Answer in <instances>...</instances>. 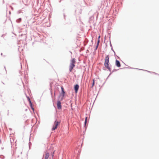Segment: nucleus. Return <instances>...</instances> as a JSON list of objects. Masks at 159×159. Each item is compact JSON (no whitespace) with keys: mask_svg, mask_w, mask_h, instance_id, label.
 <instances>
[{"mask_svg":"<svg viewBox=\"0 0 159 159\" xmlns=\"http://www.w3.org/2000/svg\"><path fill=\"white\" fill-rule=\"evenodd\" d=\"M109 57L108 56H107L105 57V59L104 62V65L106 68L110 70H111V67L109 66Z\"/></svg>","mask_w":159,"mask_h":159,"instance_id":"nucleus-1","label":"nucleus"},{"mask_svg":"<svg viewBox=\"0 0 159 159\" xmlns=\"http://www.w3.org/2000/svg\"><path fill=\"white\" fill-rule=\"evenodd\" d=\"M75 58H72L70 61V64L69 67V69L70 72H71L72 70L75 66Z\"/></svg>","mask_w":159,"mask_h":159,"instance_id":"nucleus-2","label":"nucleus"},{"mask_svg":"<svg viewBox=\"0 0 159 159\" xmlns=\"http://www.w3.org/2000/svg\"><path fill=\"white\" fill-rule=\"evenodd\" d=\"M60 124V122L57 121H55L53 128L52 129V130H55L57 129L58 125Z\"/></svg>","mask_w":159,"mask_h":159,"instance_id":"nucleus-3","label":"nucleus"},{"mask_svg":"<svg viewBox=\"0 0 159 159\" xmlns=\"http://www.w3.org/2000/svg\"><path fill=\"white\" fill-rule=\"evenodd\" d=\"M57 108L58 109H61V102L59 101H58L57 103Z\"/></svg>","mask_w":159,"mask_h":159,"instance_id":"nucleus-4","label":"nucleus"},{"mask_svg":"<svg viewBox=\"0 0 159 159\" xmlns=\"http://www.w3.org/2000/svg\"><path fill=\"white\" fill-rule=\"evenodd\" d=\"M74 88L75 90V93H77L78 92V91L79 88V85L78 84H76L74 86Z\"/></svg>","mask_w":159,"mask_h":159,"instance_id":"nucleus-5","label":"nucleus"},{"mask_svg":"<svg viewBox=\"0 0 159 159\" xmlns=\"http://www.w3.org/2000/svg\"><path fill=\"white\" fill-rule=\"evenodd\" d=\"M116 66L118 67H119L121 65L120 63V62L117 60H116Z\"/></svg>","mask_w":159,"mask_h":159,"instance_id":"nucleus-6","label":"nucleus"},{"mask_svg":"<svg viewBox=\"0 0 159 159\" xmlns=\"http://www.w3.org/2000/svg\"><path fill=\"white\" fill-rule=\"evenodd\" d=\"M45 159H48L49 156V154L48 152H46L44 154Z\"/></svg>","mask_w":159,"mask_h":159,"instance_id":"nucleus-7","label":"nucleus"},{"mask_svg":"<svg viewBox=\"0 0 159 159\" xmlns=\"http://www.w3.org/2000/svg\"><path fill=\"white\" fill-rule=\"evenodd\" d=\"M61 89L62 92V93H63V96H64V94H65V92L64 90V89L63 87L62 86H61Z\"/></svg>","mask_w":159,"mask_h":159,"instance_id":"nucleus-8","label":"nucleus"},{"mask_svg":"<svg viewBox=\"0 0 159 159\" xmlns=\"http://www.w3.org/2000/svg\"><path fill=\"white\" fill-rule=\"evenodd\" d=\"M87 117H86L85 118V122H84V123H85V125H86V123H87Z\"/></svg>","mask_w":159,"mask_h":159,"instance_id":"nucleus-9","label":"nucleus"},{"mask_svg":"<svg viewBox=\"0 0 159 159\" xmlns=\"http://www.w3.org/2000/svg\"><path fill=\"white\" fill-rule=\"evenodd\" d=\"M94 80H93V83L92 84V87H93L94 86Z\"/></svg>","mask_w":159,"mask_h":159,"instance_id":"nucleus-10","label":"nucleus"},{"mask_svg":"<svg viewBox=\"0 0 159 159\" xmlns=\"http://www.w3.org/2000/svg\"><path fill=\"white\" fill-rule=\"evenodd\" d=\"M54 151L52 153H51V155L52 156V157H53L54 156Z\"/></svg>","mask_w":159,"mask_h":159,"instance_id":"nucleus-11","label":"nucleus"},{"mask_svg":"<svg viewBox=\"0 0 159 159\" xmlns=\"http://www.w3.org/2000/svg\"><path fill=\"white\" fill-rule=\"evenodd\" d=\"M29 101L30 103V104L31 106H32V103H31V102L30 101V99H29Z\"/></svg>","mask_w":159,"mask_h":159,"instance_id":"nucleus-12","label":"nucleus"},{"mask_svg":"<svg viewBox=\"0 0 159 159\" xmlns=\"http://www.w3.org/2000/svg\"><path fill=\"white\" fill-rule=\"evenodd\" d=\"M99 41H100L99 39H98V45L99 44Z\"/></svg>","mask_w":159,"mask_h":159,"instance_id":"nucleus-13","label":"nucleus"},{"mask_svg":"<svg viewBox=\"0 0 159 159\" xmlns=\"http://www.w3.org/2000/svg\"><path fill=\"white\" fill-rule=\"evenodd\" d=\"M100 36H99V37H98V39H100Z\"/></svg>","mask_w":159,"mask_h":159,"instance_id":"nucleus-14","label":"nucleus"},{"mask_svg":"<svg viewBox=\"0 0 159 159\" xmlns=\"http://www.w3.org/2000/svg\"><path fill=\"white\" fill-rule=\"evenodd\" d=\"M32 109L34 110V108H32Z\"/></svg>","mask_w":159,"mask_h":159,"instance_id":"nucleus-15","label":"nucleus"}]
</instances>
